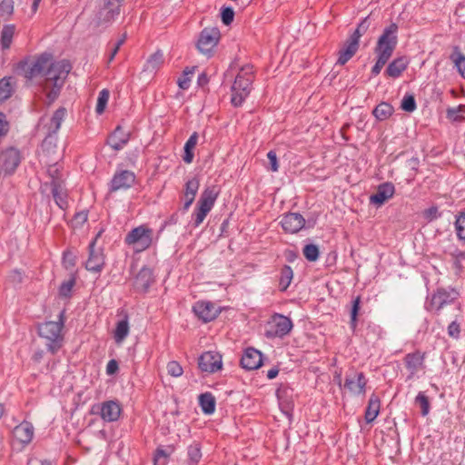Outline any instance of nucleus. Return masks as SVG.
Returning <instances> with one entry per match:
<instances>
[{
    "label": "nucleus",
    "instance_id": "obj_3",
    "mask_svg": "<svg viewBox=\"0 0 465 465\" xmlns=\"http://www.w3.org/2000/svg\"><path fill=\"white\" fill-rule=\"evenodd\" d=\"M252 81V68L251 66L242 67L231 88V103L233 106L239 107L242 104L251 93Z\"/></svg>",
    "mask_w": 465,
    "mask_h": 465
},
{
    "label": "nucleus",
    "instance_id": "obj_35",
    "mask_svg": "<svg viewBox=\"0 0 465 465\" xmlns=\"http://www.w3.org/2000/svg\"><path fill=\"white\" fill-rule=\"evenodd\" d=\"M15 26L14 25H4L1 31L0 44L4 50L8 49L12 44L13 36L15 35Z\"/></svg>",
    "mask_w": 465,
    "mask_h": 465
},
{
    "label": "nucleus",
    "instance_id": "obj_38",
    "mask_svg": "<svg viewBox=\"0 0 465 465\" xmlns=\"http://www.w3.org/2000/svg\"><path fill=\"white\" fill-rule=\"evenodd\" d=\"M14 92L13 78L4 77L0 80V102L11 97Z\"/></svg>",
    "mask_w": 465,
    "mask_h": 465
},
{
    "label": "nucleus",
    "instance_id": "obj_15",
    "mask_svg": "<svg viewBox=\"0 0 465 465\" xmlns=\"http://www.w3.org/2000/svg\"><path fill=\"white\" fill-rule=\"evenodd\" d=\"M193 311L195 315L204 322L214 320L219 314L218 308L211 302H197L193 305Z\"/></svg>",
    "mask_w": 465,
    "mask_h": 465
},
{
    "label": "nucleus",
    "instance_id": "obj_8",
    "mask_svg": "<svg viewBox=\"0 0 465 465\" xmlns=\"http://www.w3.org/2000/svg\"><path fill=\"white\" fill-rule=\"evenodd\" d=\"M293 328L292 320L280 313H274L268 322V329L265 336L267 338H282L289 334Z\"/></svg>",
    "mask_w": 465,
    "mask_h": 465
},
{
    "label": "nucleus",
    "instance_id": "obj_1",
    "mask_svg": "<svg viewBox=\"0 0 465 465\" xmlns=\"http://www.w3.org/2000/svg\"><path fill=\"white\" fill-rule=\"evenodd\" d=\"M398 25L395 23H391L389 26L385 27L381 35L379 37L375 54H377V61L371 69L373 75H378L383 66L387 64L393 51L395 50L398 44Z\"/></svg>",
    "mask_w": 465,
    "mask_h": 465
},
{
    "label": "nucleus",
    "instance_id": "obj_54",
    "mask_svg": "<svg viewBox=\"0 0 465 465\" xmlns=\"http://www.w3.org/2000/svg\"><path fill=\"white\" fill-rule=\"evenodd\" d=\"M74 283H75L74 279H70L66 282H64L60 286L59 294L62 297H66V298L70 297Z\"/></svg>",
    "mask_w": 465,
    "mask_h": 465
},
{
    "label": "nucleus",
    "instance_id": "obj_46",
    "mask_svg": "<svg viewBox=\"0 0 465 465\" xmlns=\"http://www.w3.org/2000/svg\"><path fill=\"white\" fill-rule=\"evenodd\" d=\"M170 454L171 452L165 449L162 447L157 448L153 457L154 465H166Z\"/></svg>",
    "mask_w": 465,
    "mask_h": 465
},
{
    "label": "nucleus",
    "instance_id": "obj_59",
    "mask_svg": "<svg viewBox=\"0 0 465 465\" xmlns=\"http://www.w3.org/2000/svg\"><path fill=\"white\" fill-rule=\"evenodd\" d=\"M51 86H52V89L50 91H48L46 94V98L48 100L49 104L54 103L57 99V97L59 96L61 88L63 87V86H54V85H51Z\"/></svg>",
    "mask_w": 465,
    "mask_h": 465
},
{
    "label": "nucleus",
    "instance_id": "obj_44",
    "mask_svg": "<svg viewBox=\"0 0 465 465\" xmlns=\"http://www.w3.org/2000/svg\"><path fill=\"white\" fill-rule=\"evenodd\" d=\"M163 63V54L161 51H157L153 54L146 62V69L153 71L157 68Z\"/></svg>",
    "mask_w": 465,
    "mask_h": 465
},
{
    "label": "nucleus",
    "instance_id": "obj_62",
    "mask_svg": "<svg viewBox=\"0 0 465 465\" xmlns=\"http://www.w3.org/2000/svg\"><path fill=\"white\" fill-rule=\"evenodd\" d=\"M197 141H198V134L196 132H194L193 134H191V136L189 137V139L187 140V142L185 143L184 144V147H187V149H194L196 143H197Z\"/></svg>",
    "mask_w": 465,
    "mask_h": 465
},
{
    "label": "nucleus",
    "instance_id": "obj_5",
    "mask_svg": "<svg viewBox=\"0 0 465 465\" xmlns=\"http://www.w3.org/2000/svg\"><path fill=\"white\" fill-rule=\"evenodd\" d=\"M45 69V83L44 88L48 89L51 85L63 86L72 66L68 61L62 60L51 63L50 64H48Z\"/></svg>",
    "mask_w": 465,
    "mask_h": 465
},
{
    "label": "nucleus",
    "instance_id": "obj_6",
    "mask_svg": "<svg viewBox=\"0 0 465 465\" xmlns=\"http://www.w3.org/2000/svg\"><path fill=\"white\" fill-rule=\"evenodd\" d=\"M50 60L51 55L47 54H43L35 60L25 59L17 64L16 72L25 78L32 80L44 73Z\"/></svg>",
    "mask_w": 465,
    "mask_h": 465
},
{
    "label": "nucleus",
    "instance_id": "obj_39",
    "mask_svg": "<svg viewBox=\"0 0 465 465\" xmlns=\"http://www.w3.org/2000/svg\"><path fill=\"white\" fill-rule=\"evenodd\" d=\"M371 18L370 15L366 16L357 26L352 35L349 37L351 40L356 41L359 44L360 38L363 35L371 25Z\"/></svg>",
    "mask_w": 465,
    "mask_h": 465
},
{
    "label": "nucleus",
    "instance_id": "obj_61",
    "mask_svg": "<svg viewBox=\"0 0 465 465\" xmlns=\"http://www.w3.org/2000/svg\"><path fill=\"white\" fill-rule=\"evenodd\" d=\"M118 369H119V365H118L117 361L114 359H112L108 361V363L106 365V373L108 375H114V373H116Z\"/></svg>",
    "mask_w": 465,
    "mask_h": 465
},
{
    "label": "nucleus",
    "instance_id": "obj_7",
    "mask_svg": "<svg viewBox=\"0 0 465 465\" xmlns=\"http://www.w3.org/2000/svg\"><path fill=\"white\" fill-rule=\"evenodd\" d=\"M153 241V231L144 225L130 231L125 236V243L132 245L135 252H140L150 247Z\"/></svg>",
    "mask_w": 465,
    "mask_h": 465
},
{
    "label": "nucleus",
    "instance_id": "obj_27",
    "mask_svg": "<svg viewBox=\"0 0 465 465\" xmlns=\"http://www.w3.org/2000/svg\"><path fill=\"white\" fill-rule=\"evenodd\" d=\"M408 64L409 62L406 57H398L389 64L385 70V74L391 78H397L407 68Z\"/></svg>",
    "mask_w": 465,
    "mask_h": 465
},
{
    "label": "nucleus",
    "instance_id": "obj_60",
    "mask_svg": "<svg viewBox=\"0 0 465 465\" xmlns=\"http://www.w3.org/2000/svg\"><path fill=\"white\" fill-rule=\"evenodd\" d=\"M267 158L271 164V170L272 172H277L279 169V164L276 153L274 151H269L267 153Z\"/></svg>",
    "mask_w": 465,
    "mask_h": 465
},
{
    "label": "nucleus",
    "instance_id": "obj_37",
    "mask_svg": "<svg viewBox=\"0 0 465 465\" xmlns=\"http://www.w3.org/2000/svg\"><path fill=\"white\" fill-rule=\"evenodd\" d=\"M293 278L292 269L289 265H284L281 269V275L279 280V287L282 292L287 290Z\"/></svg>",
    "mask_w": 465,
    "mask_h": 465
},
{
    "label": "nucleus",
    "instance_id": "obj_42",
    "mask_svg": "<svg viewBox=\"0 0 465 465\" xmlns=\"http://www.w3.org/2000/svg\"><path fill=\"white\" fill-rule=\"evenodd\" d=\"M190 465H197L202 458L201 447L198 443L190 445L187 449Z\"/></svg>",
    "mask_w": 465,
    "mask_h": 465
},
{
    "label": "nucleus",
    "instance_id": "obj_14",
    "mask_svg": "<svg viewBox=\"0 0 465 465\" xmlns=\"http://www.w3.org/2000/svg\"><path fill=\"white\" fill-rule=\"evenodd\" d=\"M135 175L133 172L124 170L116 173L110 183V191L116 192L119 190H126L134 185Z\"/></svg>",
    "mask_w": 465,
    "mask_h": 465
},
{
    "label": "nucleus",
    "instance_id": "obj_9",
    "mask_svg": "<svg viewBox=\"0 0 465 465\" xmlns=\"http://www.w3.org/2000/svg\"><path fill=\"white\" fill-rule=\"evenodd\" d=\"M221 34L216 27H206L199 35L197 48L200 53L211 56L213 48L217 45Z\"/></svg>",
    "mask_w": 465,
    "mask_h": 465
},
{
    "label": "nucleus",
    "instance_id": "obj_30",
    "mask_svg": "<svg viewBox=\"0 0 465 465\" xmlns=\"http://www.w3.org/2000/svg\"><path fill=\"white\" fill-rule=\"evenodd\" d=\"M218 192L215 187H208L206 188L201 194V197L197 203V205L204 207L208 210H212L214 203L217 199Z\"/></svg>",
    "mask_w": 465,
    "mask_h": 465
},
{
    "label": "nucleus",
    "instance_id": "obj_22",
    "mask_svg": "<svg viewBox=\"0 0 465 465\" xmlns=\"http://www.w3.org/2000/svg\"><path fill=\"white\" fill-rule=\"evenodd\" d=\"M200 186V181L197 177H193L192 179L188 180L185 183V188L183 192V211L186 212L189 207L192 205L195 199V195L199 190Z\"/></svg>",
    "mask_w": 465,
    "mask_h": 465
},
{
    "label": "nucleus",
    "instance_id": "obj_55",
    "mask_svg": "<svg viewBox=\"0 0 465 465\" xmlns=\"http://www.w3.org/2000/svg\"><path fill=\"white\" fill-rule=\"evenodd\" d=\"M221 18H222V22L225 25H231L234 18L233 9L230 6L223 7L221 12Z\"/></svg>",
    "mask_w": 465,
    "mask_h": 465
},
{
    "label": "nucleus",
    "instance_id": "obj_11",
    "mask_svg": "<svg viewBox=\"0 0 465 465\" xmlns=\"http://www.w3.org/2000/svg\"><path fill=\"white\" fill-rule=\"evenodd\" d=\"M366 383L367 380L362 372L352 371L346 375L344 389L354 395L364 394Z\"/></svg>",
    "mask_w": 465,
    "mask_h": 465
},
{
    "label": "nucleus",
    "instance_id": "obj_53",
    "mask_svg": "<svg viewBox=\"0 0 465 465\" xmlns=\"http://www.w3.org/2000/svg\"><path fill=\"white\" fill-rule=\"evenodd\" d=\"M194 69L195 67H192V68H186L184 71H183V78H180L178 80V85L180 88L183 89V90H186L189 88L190 86V77H189V74H193V72H194Z\"/></svg>",
    "mask_w": 465,
    "mask_h": 465
},
{
    "label": "nucleus",
    "instance_id": "obj_41",
    "mask_svg": "<svg viewBox=\"0 0 465 465\" xmlns=\"http://www.w3.org/2000/svg\"><path fill=\"white\" fill-rule=\"evenodd\" d=\"M415 404L420 406L422 416H427L430 412V403L428 396L424 392L420 391L415 398Z\"/></svg>",
    "mask_w": 465,
    "mask_h": 465
},
{
    "label": "nucleus",
    "instance_id": "obj_58",
    "mask_svg": "<svg viewBox=\"0 0 465 465\" xmlns=\"http://www.w3.org/2000/svg\"><path fill=\"white\" fill-rule=\"evenodd\" d=\"M63 263L66 269L74 267L75 265V256L71 252H64Z\"/></svg>",
    "mask_w": 465,
    "mask_h": 465
},
{
    "label": "nucleus",
    "instance_id": "obj_52",
    "mask_svg": "<svg viewBox=\"0 0 465 465\" xmlns=\"http://www.w3.org/2000/svg\"><path fill=\"white\" fill-rule=\"evenodd\" d=\"M14 12V1L3 0L0 3V16H10Z\"/></svg>",
    "mask_w": 465,
    "mask_h": 465
},
{
    "label": "nucleus",
    "instance_id": "obj_19",
    "mask_svg": "<svg viewBox=\"0 0 465 465\" xmlns=\"http://www.w3.org/2000/svg\"><path fill=\"white\" fill-rule=\"evenodd\" d=\"M394 193L395 187L391 183H383L378 186L377 192L370 196V203L381 206L391 199Z\"/></svg>",
    "mask_w": 465,
    "mask_h": 465
},
{
    "label": "nucleus",
    "instance_id": "obj_64",
    "mask_svg": "<svg viewBox=\"0 0 465 465\" xmlns=\"http://www.w3.org/2000/svg\"><path fill=\"white\" fill-rule=\"evenodd\" d=\"M74 223L83 224L87 221V213L85 212L77 213L74 217Z\"/></svg>",
    "mask_w": 465,
    "mask_h": 465
},
{
    "label": "nucleus",
    "instance_id": "obj_10",
    "mask_svg": "<svg viewBox=\"0 0 465 465\" xmlns=\"http://www.w3.org/2000/svg\"><path fill=\"white\" fill-rule=\"evenodd\" d=\"M198 366L202 371L213 373L222 369V356L214 351L203 352L198 360Z\"/></svg>",
    "mask_w": 465,
    "mask_h": 465
},
{
    "label": "nucleus",
    "instance_id": "obj_50",
    "mask_svg": "<svg viewBox=\"0 0 465 465\" xmlns=\"http://www.w3.org/2000/svg\"><path fill=\"white\" fill-rule=\"evenodd\" d=\"M361 298L358 296L352 301L351 309V327L354 329L357 325V316L360 310Z\"/></svg>",
    "mask_w": 465,
    "mask_h": 465
},
{
    "label": "nucleus",
    "instance_id": "obj_13",
    "mask_svg": "<svg viewBox=\"0 0 465 465\" xmlns=\"http://www.w3.org/2000/svg\"><path fill=\"white\" fill-rule=\"evenodd\" d=\"M0 160L5 173L12 174L21 163L20 152L14 147H9L2 152Z\"/></svg>",
    "mask_w": 465,
    "mask_h": 465
},
{
    "label": "nucleus",
    "instance_id": "obj_28",
    "mask_svg": "<svg viewBox=\"0 0 465 465\" xmlns=\"http://www.w3.org/2000/svg\"><path fill=\"white\" fill-rule=\"evenodd\" d=\"M381 409L380 398L372 393L370 396L368 406L365 411V420L367 423L372 422L378 416Z\"/></svg>",
    "mask_w": 465,
    "mask_h": 465
},
{
    "label": "nucleus",
    "instance_id": "obj_49",
    "mask_svg": "<svg viewBox=\"0 0 465 465\" xmlns=\"http://www.w3.org/2000/svg\"><path fill=\"white\" fill-rule=\"evenodd\" d=\"M167 373L174 378H178L183 375V370L181 364L176 361H171L166 366Z\"/></svg>",
    "mask_w": 465,
    "mask_h": 465
},
{
    "label": "nucleus",
    "instance_id": "obj_48",
    "mask_svg": "<svg viewBox=\"0 0 465 465\" xmlns=\"http://www.w3.org/2000/svg\"><path fill=\"white\" fill-rule=\"evenodd\" d=\"M109 100V91L106 89H103L98 95L97 104H96V113L102 114Z\"/></svg>",
    "mask_w": 465,
    "mask_h": 465
},
{
    "label": "nucleus",
    "instance_id": "obj_40",
    "mask_svg": "<svg viewBox=\"0 0 465 465\" xmlns=\"http://www.w3.org/2000/svg\"><path fill=\"white\" fill-rule=\"evenodd\" d=\"M57 140L56 134L48 132L47 136L42 142L43 151L49 154L54 153L57 145Z\"/></svg>",
    "mask_w": 465,
    "mask_h": 465
},
{
    "label": "nucleus",
    "instance_id": "obj_25",
    "mask_svg": "<svg viewBox=\"0 0 465 465\" xmlns=\"http://www.w3.org/2000/svg\"><path fill=\"white\" fill-rule=\"evenodd\" d=\"M51 187L52 194L56 204L63 210L66 209L68 206L67 195L63 182L60 179H54L51 182Z\"/></svg>",
    "mask_w": 465,
    "mask_h": 465
},
{
    "label": "nucleus",
    "instance_id": "obj_29",
    "mask_svg": "<svg viewBox=\"0 0 465 465\" xmlns=\"http://www.w3.org/2000/svg\"><path fill=\"white\" fill-rule=\"evenodd\" d=\"M424 357L420 352L408 353L405 358L406 368L410 371L411 375H414L418 372L420 368L423 364Z\"/></svg>",
    "mask_w": 465,
    "mask_h": 465
},
{
    "label": "nucleus",
    "instance_id": "obj_18",
    "mask_svg": "<svg viewBox=\"0 0 465 465\" xmlns=\"http://www.w3.org/2000/svg\"><path fill=\"white\" fill-rule=\"evenodd\" d=\"M458 292L453 289H438L432 295L431 305L434 306L437 311H440L445 305L453 302L458 298Z\"/></svg>",
    "mask_w": 465,
    "mask_h": 465
},
{
    "label": "nucleus",
    "instance_id": "obj_34",
    "mask_svg": "<svg viewBox=\"0 0 465 465\" xmlns=\"http://www.w3.org/2000/svg\"><path fill=\"white\" fill-rule=\"evenodd\" d=\"M66 115V109L64 107H59L53 114L51 118V123L48 127V132L56 134L62 123L64 122Z\"/></svg>",
    "mask_w": 465,
    "mask_h": 465
},
{
    "label": "nucleus",
    "instance_id": "obj_63",
    "mask_svg": "<svg viewBox=\"0 0 465 465\" xmlns=\"http://www.w3.org/2000/svg\"><path fill=\"white\" fill-rule=\"evenodd\" d=\"M7 125L5 115L3 113H0V135H5L7 133Z\"/></svg>",
    "mask_w": 465,
    "mask_h": 465
},
{
    "label": "nucleus",
    "instance_id": "obj_57",
    "mask_svg": "<svg viewBox=\"0 0 465 465\" xmlns=\"http://www.w3.org/2000/svg\"><path fill=\"white\" fill-rule=\"evenodd\" d=\"M460 324L456 321L451 322L448 326L449 336L453 339H458L460 337Z\"/></svg>",
    "mask_w": 465,
    "mask_h": 465
},
{
    "label": "nucleus",
    "instance_id": "obj_32",
    "mask_svg": "<svg viewBox=\"0 0 465 465\" xmlns=\"http://www.w3.org/2000/svg\"><path fill=\"white\" fill-rule=\"evenodd\" d=\"M393 112L394 108L391 104L381 102L373 109L372 114L378 121H384L391 117Z\"/></svg>",
    "mask_w": 465,
    "mask_h": 465
},
{
    "label": "nucleus",
    "instance_id": "obj_43",
    "mask_svg": "<svg viewBox=\"0 0 465 465\" xmlns=\"http://www.w3.org/2000/svg\"><path fill=\"white\" fill-rule=\"evenodd\" d=\"M454 225L457 237L465 241V212H460L457 214Z\"/></svg>",
    "mask_w": 465,
    "mask_h": 465
},
{
    "label": "nucleus",
    "instance_id": "obj_16",
    "mask_svg": "<svg viewBox=\"0 0 465 465\" xmlns=\"http://www.w3.org/2000/svg\"><path fill=\"white\" fill-rule=\"evenodd\" d=\"M281 224L286 232L296 233L304 227L305 219L298 213H289L282 217Z\"/></svg>",
    "mask_w": 465,
    "mask_h": 465
},
{
    "label": "nucleus",
    "instance_id": "obj_24",
    "mask_svg": "<svg viewBox=\"0 0 465 465\" xmlns=\"http://www.w3.org/2000/svg\"><path fill=\"white\" fill-rule=\"evenodd\" d=\"M129 136V133H125L121 126H117L114 133L108 137L107 144L114 150L119 151L128 143Z\"/></svg>",
    "mask_w": 465,
    "mask_h": 465
},
{
    "label": "nucleus",
    "instance_id": "obj_23",
    "mask_svg": "<svg viewBox=\"0 0 465 465\" xmlns=\"http://www.w3.org/2000/svg\"><path fill=\"white\" fill-rule=\"evenodd\" d=\"M153 282V271L148 267H143L135 277L134 287L138 291L145 292L150 288Z\"/></svg>",
    "mask_w": 465,
    "mask_h": 465
},
{
    "label": "nucleus",
    "instance_id": "obj_51",
    "mask_svg": "<svg viewBox=\"0 0 465 465\" xmlns=\"http://www.w3.org/2000/svg\"><path fill=\"white\" fill-rule=\"evenodd\" d=\"M209 212L210 210L200 205H197L195 213H193V223L195 227H198L203 222Z\"/></svg>",
    "mask_w": 465,
    "mask_h": 465
},
{
    "label": "nucleus",
    "instance_id": "obj_56",
    "mask_svg": "<svg viewBox=\"0 0 465 465\" xmlns=\"http://www.w3.org/2000/svg\"><path fill=\"white\" fill-rule=\"evenodd\" d=\"M423 217L429 222H431L440 217V213L437 206H431L423 212Z\"/></svg>",
    "mask_w": 465,
    "mask_h": 465
},
{
    "label": "nucleus",
    "instance_id": "obj_17",
    "mask_svg": "<svg viewBox=\"0 0 465 465\" xmlns=\"http://www.w3.org/2000/svg\"><path fill=\"white\" fill-rule=\"evenodd\" d=\"M262 364V357L260 351L254 348H247L241 359V365L247 371H254Z\"/></svg>",
    "mask_w": 465,
    "mask_h": 465
},
{
    "label": "nucleus",
    "instance_id": "obj_4",
    "mask_svg": "<svg viewBox=\"0 0 465 465\" xmlns=\"http://www.w3.org/2000/svg\"><path fill=\"white\" fill-rule=\"evenodd\" d=\"M120 15V8L117 3L113 1H103L95 9L90 22V26L102 32L109 27Z\"/></svg>",
    "mask_w": 465,
    "mask_h": 465
},
{
    "label": "nucleus",
    "instance_id": "obj_21",
    "mask_svg": "<svg viewBox=\"0 0 465 465\" xmlns=\"http://www.w3.org/2000/svg\"><path fill=\"white\" fill-rule=\"evenodd\" d=\"M122 411L120 404L115 401H107L100 407L101 418L107 422H113L119 419Z\"/></svg>",
    "mask_w": 465,
    "mask_h": 465
},
{
    "label": "nucleus",
    "instance_id": "obj_47",
    "mask_svg": "<svg viewBox=\"0 0 465 465\" xmlns=\"http://www.w3.org/2000/svg\"><path fill=\"white\" fill-rule=\"evenodd\" d=\"M416 101L415 97L412 94H406L403 96L401 103V108L408 113H412L416 110Z\"/></svg>",
    "mask_w": 465,
    "mask_h": 465
},
{
    "label": "nucleus",
    "instance_id": "obj_33",
    "mask_svg": "<svg viewBox=\"0 0 465 465\" xmlns=\"http://www.w3.org/2000/svg\"><path fill=\"white\" fill-rule=\"evenodd\" d=\"M129 322L128 316L125 315L124 318L119 321L116 324V328L114 330V338L116 343H121L129 334Z\"/></svg>",
    "mask_w": 465,
    "mask_h": 465
},
{
    "label": "nucleus",
    "instance_id": "obj_26",
    "mask_svg": "<svg viewBox=\"0 0 465 465\" xmlns=\"http://www.w3.org/2000/svg\"><path fill=\"white\" fill-rule=\"evenodd\" d=\"M358 48L359 44L356 43V41L349 38L345 42L343 48H341L339 52L337 64L341 65L345 64L356 54Z\"/></svg>",
    "mask_w": 465,
    "mask_h": 465
},
{
    "label": "nucleus",
    "instance_id": "obj_20",
    "mask_svg": "<svg viewBox=\"0 0 465 465\" xmlns=\"http://www.w3.org/2000/svg\"><path fill=\"white\" fill-rule=\"evenodd\" d=\"M13 437L22 446L29 444L34 437V427L30 422L24 421L13 430Z\"/></svg>",
    "mask_w": 465,
    "mask_h": 465
},
{
    "label": "nucleus",
    "instance_id": "obj_36",
    "mask_svg": "<svg viewBox=\"0 0 465 465\" xmlns=\"http://www.w3.org/2000/svg\"><path fill=\"white\" fill-rule=\"evenodd\" d=\"M450 59L453 62L461 76L465 78V55L460 51L458 46L453 48Z\"/></svg>",
    "mask_w": 465,
    "mask_h": 465
},
{
    "label": "nucleus",
    "instance_id": "obj_2",
    "mask_svg": "<svg viewBox=\"0 0 465 465\" xmlns=\"http://www.w3.org/2000/svg\"><path fill=\"white\" fill-rule=\"evenodd\" d=\"M65 311L63 310L57 316V321H48L38 324V335L45 340L47 351L55 354L63 346V328L65 322Z\"/></svg>",
    "mask_w": 465,
    "mask_h": 465
},
{
    "label": "nucleus",
    "instance_id": "obj_12",
    "mask_svg": "<svg viewBox=\"0 0 465 465\" xmlns=\"http://www.w3.org/2000/svg\"><path fill=\"white\" fill-rule=\"evenodd\" d=\"M96 238L89 244V257L85 262L86 270L100 272L104 265V255L101 249H95Z\"/></svg>",
    "mask_w": 465,
    "mask_h": 465
},
{
    "label": "nucleus",
    "instance_id": "obj_31",
    "mask_svg": "<svg viewBox=\"0 0 465 465\" xmlns=\"http://www.w3.org/2000/svg\"><path fill=\"white\" fill-rule=\"evenodd\" d=\"M199 404L204 414L210 415L215 411V398L211 392L202 393L199 396Z\"/></svg>",
    "mask_w": 465,
    "mask_h": 465
},
{
    "label": "nucleus",
    "instance_id": "obj_45",
    "mask_svg": "<svg viewBox=\"0 0 465 465\" xmlns=\"http://www.w3.org/2000/svg\"><path fill=\"white\" fill-rule=\"evenodd\" d=\"M302 252H303L304 257L309 262L317 261L319 258V255H320V251H319L318 246L315 244H312V243L306 244L303 247Z\"/></svg>",
    "mask_w": 465,
    "mask_h": 465
}]
</instances>
